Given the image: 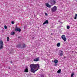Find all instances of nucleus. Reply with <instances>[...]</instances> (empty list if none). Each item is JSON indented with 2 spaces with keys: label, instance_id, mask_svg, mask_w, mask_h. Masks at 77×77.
<instances>
[{
  "label": "nucleus",
  "instance_id": "obj_1",
  "mask_svg": "<svg viewBox=\"0 0 77 77\" xmlns=\"http://www.w3.org/2000/svg\"><path fill=\"white\" fill-rule=\"evenodd\" d=\"M30 66L31 68V72H33V73H35V72L36 71H37V70H38V69H37L35 70V68H37L38 66V68H39V65L38 64H32L30 65Z\"/></svg>",
  "mask_w": 77,
  "mask_h": 77
},
{
  "label": "nucleus",
  "instance_id": "obj_2",
  "mask_svg": "<svg viewBox=\"0 0 77 77\" xmlns=\"http://www.w3.org/2000/svg\"><path fill=\"white\" fill-rule=\"evenodd\" d=\"M49 3H50L51 6H53L56 4V2L55 0H51L49 1Z\"/></svg>",
  "mask_w": 77,
  "mask_h": 77
},
{
  "label": "nucleus",
  "instance_id": "obj_3",
  "mask_svg": "<svg viewBox=\"0 0 77 77\" xmlns=\"http://www.w3.org/2000/svg\"><path fill=\"white\" fill-rule=\"evenodd\" d=\"M3 42L2 41H0V50H2V48H3Z\"/></svg>",
  "mask_w": 77,
  "mask_h": 77
},
{
  "label": "nucleus",
  "instance_id": "obj_4",
  "mask_svg": "<svg viewBox=\"0 0 77 77\" xmlns=\"http://www.w3.org/2000/svg\"><path fill=\"white\" fill-rule=\"evenodd\" d=\"M51 10L52 12H56V11H57V7L56 6H54V7L51 8Z\"/></svg>",
  "mask_w": 77,
  "mask_h": 77
},
{
  "label": "nucleus",
  "instance_id": "obj_5",
  "mask_svg": "<svg viewBox=\"0 0 77 77\" xmlns=\"http://www.w3.org/2000/svg\"><path fill=\"white\" fill-rule=\"evenodd\" d=\"M61 38L63 39L64 42L66 41V37H65V35H62L61 36Z\"/></svg>",
  "mask_w": 77,
  "mask_h": 77
},
{
  "label": "nucleus",
  "instance_id": "obj_6",
  "mask_svg": "<svg viewBox=\"0 0 77 77\" xmlns=\"http://www.w3.org/2000/svg\"><path fill=\"white\" fill-rule=\"evenodd\" d=\"M15 30L16 32H20L21 30V29L18 28V27H16V29H15Z\"/></svg>",
  "mask_w": 77,
  "mask_h": 77
},
{
  "label": "nucleus",
  "instance_id": "obj_7",
  "mask_svg": "<svg viewBox=\"0 0 77 77\" xmlns=\"http://www.w3.org/2000/svg\"><path fill=\"white\" fill-rule=\"evenodd\" d=\"M59 54L60 55V56H63V51H59Z\"/></svg>",
  "mask_w": 77,
  "mask_h": 77
},
{
  "label": "nucleus",
  "instance_id": "obj_8",
  "mask_svg": "<svg viewBox=\"0 0 77 77\" xmlns=\"http://www.w3.org/2000/svg\"><path fill=\"white\" fill-rule=\"evenodd\" d=\"M45 5L47 7H48V8H51V5L48 4V3H46Z\"/></svg>",
  "mask_w": 77,
  "mask_h": 77
},
{
  "label": "nucleus",
  "instance_id": "obj_9",
  "mask_svg": "<svg viewBox=\"0 0 77 77\" xmlns=\"http://www.w3.org/2000/svg\"><path fill=\"white\" fill-rule=\"evenodd\" d=\"M33 61L35 62H38V61H39V57L34 59Z\"/></svg>",
  "mask_w": 77,
  "mask_h": 77
},
{
  "label": "nucleus",
  "instance_id": "obj_10",
  "mask_svg": "<svg viewBox=\"0 0 77 77\" xmlns=\"http://www.w3.org/2000/svg\"><path fill=\"white\" fill-rule=\"evenodd\" d=\"M45 24H48V20H46L44 23H43V25Z\"/></svg>",
  "mask_w": 77,
  "mask_h": 77
},
{
  "label": "nucleus",
  "instance_id": "obj_11",
  "mask_svg": "<svg viewBox=\"0 0 77 77\" xmlns=\"http://www.w3.org/2000/svg\"><path fill=\"white\" fill-rule=\"evenodd\" d=\"M24 72H28V69L27 68L25 69Z\"/></svg>",
  "mask_w": 77,
  "mask_h": 77
},
{
  "label": "nucleus",
  "instance_id": "obj_12",
  "mask_svg": "<svg viewBox=\"0 0 77 77\" xmlns=\"http://www.w3.org/2000/svg\"><path fill=\"white\" fill-rule=\"evenodd\" d=\"M54 62L55 63H58V60H54Z\"/></svg>",
  "mask_w": 77,
  "mask_h": 77
},
{
  "label": "nucleus",
  "instance_id": "obj_13",
  "mask_svg": "<svg viewBox=\"0 0 77 77\" xmlns=\"http://www.w3.org/2000/svg\"><path fill=\"white\" fill-rule=\"evenodd\" d=\"M60 43H58L57 44V47H60Z\"/></svg>",
  "mask_w": 77,
  "mask_h": 77
},
{
  "label": "nucleus",
  "instance_id": "obj_14",
  "mask_svg": "<svg viewBox=\"0 0 77 77\" xmlns=\"http://www.w3.org/2000/svg\"><path fill=\"white\" fill-rule=\"evenodd\" d=\"M26 45L24 44H23V48H26Z\"/></svg>",
  "mask_w": 77,
  "mask_h": 77
},
{
  "label": "nucleus",
  "instance_id": "obj_15",
  "mask_svg": "<svg viewBox=\"0 0 77 77\" xmlns=\"http://www.w3.org/2000/svg\"><path fill=\"white\" fill-rule=\"evenodd\" d=\"M61 72V69H59L57 71V73H58V74H60V72Z\"/></svg>",
  "mask_w": 77,
  "mask_h": 77
},
{
  "label": "nucleus",
  "instance_id": "obj_16",
  "mask_svg": "<svg viewBox=\"0 0 77 77\" xmlns=\"http://www.w3.org/2000/svg\"><path fill=\"white\" fill-rule=\"evenodd\" d=\"M11 35H14V34H15V32H11Z\"/></svg>",
  "mask_w": 77,
  "mask_h": 77
},
{
  "label": "nucleus",
  "instance_id": "obj_17",
  "mask_svg": "<svg viewBox=\"0 0 77 77\" xmlns=\"http://www.w3.org/2000/svg\"><path fill=\"white\" fill-rule=\"evenodd\" d=\"M7 41H8V42L9 41V37H8L7 38Z\"/></svg>",
  "mask_w": 77,
  "mask_h": 77
},
{
  "label": "nucleus",
  "instance_id": "obj_18",
  "mask_svg": "<svg viewBox=\"0 0 77 77\" xmlns=\"http://www.w3.org/2000/svg\"><path fill=\"white\" fill-rule=\"evenodd\" d=\"M74 72H72L71 74V77H73V76H74Z\"/></svg>",
  "mask_w": 77,
  "mask_h": 77
},
{
  "label": "nucleus",
  "instance_id": "obj_19",
  "mask_svg": "<svg viewBox=\"0 0 77 77\" xmlns=\"http://www.w3.org/2000/svg\"><path fill=\"white\" fill-rule=\"evenodd\" d=\"M69 28H70V26H67V29H69Z\"/></svg>",
  "mask_w": 77,
  "mask_h": 77
},
{
  "label": "nucleus",
  "instance_id": "obj_20",
  "mask_svg": "<svg viewBox=\"0 0 77 77\" xmlns=\"http://www.w3.org/2000/svg\"><path fill=\"white\" fill-rule=\"evenodd\" d=\"M17 47H21V45H17Z\"/></svg>",
  "mask_w": 77,
  "mask_h": 77
},
{
  "label": "nucleus",
  "instance_id": "obj_21",
  "mask_svg": "<svg viewBox=\"0 0 77 77\" xmlns=\"http://www.w3.org/2000/svg\"><path fill=\"white\" fill-rule=\"evenodd\" d=\"M4 27H5V29H7V26H6V25H5L4 26Z\"/></svg>",
  "mask_w": 77,
  "mask_h": 77
},
{
  "label": "nucleus",
  "instance_id": "obj_22",
  "mask_svg": "<svg viewBox=\"0 0 77 77\" xmlns=\"http://www.w3.org/2000/svg\"><path fill=\"white\" fill-rule=\"evenodd\" d=\"M57 63H55V65H54L55 66H57Z\"/></svg>",
  "mask_w": 77,
  "mask_h": 77
},
{
  "label": "nucleus",
  "instance_id": "obj_23",
  "mask_svg": "<svg viewBox=\"0 0 77 77\" xmlns=\"http://www.w3.org/2000/svg\"><path fill=\"white\" fill-rule=\"evenodd\" d=\"M12 24H14V23H15V22H14V21H12L11 22Z\"/></svg>",
  "mask_w": 77,
  "mask_h": 77
},
{
  "label": "nucleus",
  "instance_id": "obj_24",
  "mask_svg": "<svg viewBox=\"0 0 77 77\" xmlns=\"http://www.w3.org/2000/svg\"><path fill=\"white\" fill-rule=\"evenodd\" d=\"M74 19H75V20H76V19H77V17L75 16L74 18Z\"/></svg>",
  "mask_w": 77,
  "mask_h": 77
},
{
  "label": "nucleus",
  "instance_id": "obj_25",
  "mask_svg": "<svg viewBox=\"0 0 77 77\" xmlns=\"http://www.w3.org/2000/svg\"><path fill=\"white\" fill-rule=\"evenodd\" d=\"M45 15H47V13H45Z\"/></svg>",
  "mask_w": 77,
  "mask_h": 77
},
{
  "label": "nucleus",
  "instance_id": "obj_26",
  "mask_svg": "<svg viewBox=\"0 0 77 77\" xmlns=\"http://www.w3.org/2000/svg\"><path fill=\"white\" fill-rule=\"evenodd\" d=\"M8 69H11V67H8Z\"/></svg>",
  "mask_w": 77,
  "mask_h": 77
},
{
  "label": "nucleus",
  "instance_id": "obj_27",
  "mask_svg": "<svg viewBox=\"0 0 77 77\" xmlns=\"http://www.w3.org/2000/svg\"><path fill=\"white\" fill-rule=\"evenodd\" d=\"M75 17H77V14H75Z\"/></svg>",
  "mask_w": 77,
  "mask_h": 77
},
{
  "label": "nucleus",
  "instance_id": "obj_28",
  "mask_svg": "<svg viewBox=\"0 0 77 77\" xmlns=\"http://www.w3.org/2000/svg\"><path fill=\"white\" fill-rule=\"evenodd\" d=\"M10 63H12V62L11 61V62H10Z\"/></svg>",
  "mask_w": 77,
  "mask_h": 77
},
{
  "label": "nucleus",
  "instance_id": "obj_29",
  "mask_svg": "<svg viewBox=\"0 0 77 77\" xmlns=\"http://www.w3.org/2000/svg\"><path fill=\"white\" fill-rule=\"evenodd\" d=\"M32 38H33V39H34V38H35L33 37Z\"/></svg>",
  "mask_w": 77,
  "mask_h": 77
},
{
  "label": "nucleus",
  "instance_id": "obj_30",
  "mask_svg": "<svg viewBox=\"0 0 77 77\" xmlns=\"http://www.w3.org/2000/svg\"><path fill=\"white\" fill-rule=\"evenodd\" d=\"M51 35H53V33H51Z\"/></svg>",
  "mask_w": 77,
  "mask_h": 77
},
{
  "label": "nucleus",
  "instance_id": "obj_31",
  "mask_svg": "<svg viewBox=\"0 0 77 77\" xmlns=\"http://www.w3.org/2000/svg\"><path fill=\"white\" fill-rule=\"evenodd\" d=\"M19 38H20V37H19Z\"/></svg>",
  "mask_w": 77,
  "mask_h": 77
}]
</instances>
